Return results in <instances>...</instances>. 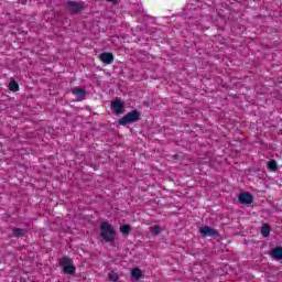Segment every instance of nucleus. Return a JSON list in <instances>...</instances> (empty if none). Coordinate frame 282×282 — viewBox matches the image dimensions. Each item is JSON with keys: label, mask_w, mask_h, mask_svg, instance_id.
<instances>
[{"label": "nucleus", "mask_w": 282, "mask_h": 282, "mask_svg": "<svg viewBox=\"0 0 282 282\" xmlns=\"http://www.w3.org/2000/svg\"><path fill=\"white\" fill-rule=\"evenodd\" d=\"M100 237L106 243H111L116 240V229L109 223H101Z\"/></svg>", "instance_id": "nucleus-1"}, {"label": "nucleus", "mask_w": 282, "mask_h": 282, "mask_svg": "<svg viewBox=\"0 0 282 282\" xmlns=\"http://www.w3.org/2000/svg\"><path fill=\"white\" fill-rule=\"evenodd\" d=\"M59 268H62L64 274H69L70 276L76 274V265H74V260L69 256L62 257Z\"/></svg>", "instance_id": "nucleus-2"}, {"label": "nucleus", "mask_w": 282, "mask_h": 282, "mask_svg": "<svg viewBox=\"0 0 282 282\" xmlns=\"http://www.w3.org/2000/svg\"><path fill=\"white\" fill-rule=\"evenodd\" d=\"M141 116H142V113H140V111L132 110V111L128 112L126 116H123L122 118H120L118 120V124H120V127H127V124L138 122V120H140Z\"/></svg>", "instance_id": "nucleus-3"}, {"label": "nucleus", "mask_w": 282, "mask_h": 282, "mask_svg": "<svg viewBox=\"0 0 282 282\" xmlns=\"http://www.w3.org/2000/svg\"><path fill=\"white\" fill-rule=\"evenodd\" d=\"M65 7L72 14H78L85 10V2L68 1Z\"/></svg>", "instance_id": "nucleus-4"}, {"label": "nucleus", "mask_w": 282, "mask_h": 282, "mask_svg": "<svg viewBox=\"0 0 282 282\" xmlns=\"http://www.w3.org/2000/svg\"><path fill=\"white\" fill-rule=\"evenodd\" d=\"M202 237H219V231L213 227L204 226L200 228Z\"/></svg>", "instance_id": "nucleus-5"}, {"label": "nucleus", "mask_w": 282, "mask_h": 282, "mask_svg": "<svg viewBox=\"0 0 282 282\" xmlns=\"http://www.w3.org/2000/svg\"><path fill=\"white\" fill-rule=\"evenodd\" d=\"M99 61L105 65H111V63L116 61V56H113V53L111 52H104L99 55Z\"/></svg>", "instance_id": "nucleus-6"}, {"label": "nucleus", "mask_w": 282, "mask_h": 282, "mask_svg": "<svg viewBox=\"0 0 282 282\" xmlns=\"http://www.w3.org/2000/svg\"><path fill=\"white\" fill-rule=\"evenodd\" d=\"M238 200L240 202V204H252V202H254V197L252 196V194L245 192V193H240L238 196Z\"/></svg>", "instance_id": "nucleus-7"}, {"label": "nucleus", "mask_w": 282, "mask_h": 282, "mask_svg": "<svg viewBox=\"0 0 282 282\" xmlns=\"http://www.w3.org/2000/svg\"><path fill=\"white\" fill-rule=\"evenodd\" d=\"M111 109L116 116H120V113H122V109H124V105L119 99H116L111 101Z\"/></svg>", "instance_id": "nucleus-8"}, {"label": "nucleus", "mask_w": 282, "mask_h": 282, "mask_svg": "<svg viewBox=\"0 0 282 282\" xmlns=\"http://www.w3.org/2000/svg\"><path fill=\"white\" fill-rule=\"evenodd\" d=\"M271 257L275 260V261H281L282 259V247H275L271 250Z\"/></svg>", "instance_id": "nucleus-9"}, {"label": "nucleus", "mask_w": 282, "mask_h": 282, "mask_svg": "<svg viewBox=\"0 0 282 282\" xmlns=\"http://www.w3.org/2000/svg\"><path fill=\"white\" fill-rule=\"evenodd\" d=\"M132 279H135V281H140V279H143L144 275L142 274V270L140 268H134L131 271Z\"/></svg>", "instance_id": "nucleus-10"}, {"label": "nucleus", "mask_w": 282, "mask_h": 282, "mask_svg": "<svg viewBox=\"0 0 282 282\" xmlns=\"http://www.w3.org/2000/svg\"><path fill=\"white\" fill-rule=\"evenodd\" d=\"M73 94L74 96H76L77 98H83L86 96L87 91L85 90V88H74L73 89Z\"/></svg>", "instance_id": "nucleus-11"}, {"label": "nucleus", "mask_w": 282, "mask_h": 282, "mask_svg": "<svg viewBox=\"0 0 282 282\" xmlns=\"http://www.w3.org/2000/svg\"><path fill=\"white\" fill-rule=\"evenodd\" d=\"M25 232H26V230L23 228H13V230H12L13 237H17V238L25 237Z\"/></svg>", "instance_id": "nucleus-12"}, {"label": "nucleus", "mask_w": 282, "mask_h": 282, "mask_svg": "<svg viewBox=\"0 0 282 282\" xmlns=\"http://www.w3.org/2000/svg\"><path fill=\"white\" fill-rule=\"evenodd\" d=\"M271 231H272V229L270 228V225H268V224L262 225V228H261L262 237H270Z\"/></svg>", "instance_id": "nucleus-13"}, {"label": "nucleus", "mask_w": 282, "mask_h": 282, "mask_svg": "<svg viewBox=\"0 0 282 282\" xmlns=\"http://www.w3.org/2000/svg\"><path fill=\"white\" fill-rule=\"evenodd\" d=\"M19 89H20L19 83H17L15 80H12L9 83L10 91L17 93V91H19Z\"/></svg>", "instance_id": "nucleus-14"}, {"label": "nucleus", "mask_w": 282, "mask_h": 282, "mask_svg": "<svg viewBox=\"0 0 282 282\" xmlns=\"http://www.w3.org/2000/svg\"><path fill=\"white\" fill-rule=\"evenodd\" d=\"M119 231L122 232V235H129V232H131V225H121Z\"/></svg>", "instance_id": "nucleus-15"}, {"label": "nucleus", "mask_w": 282, "mask_h": 282, "mask_svg": "<svg viewBox=\"0 0 282 282\" xmlns=\"http://www.w3.org/2000/svg\"><path fill=\"white\" fill-rule=\"evenodd\" d=\"M150 232H152V235H160V232H162V227H160L159 225H154L153 227L150 228Z\"/></svg>", "instance_id": "nucleus-16"}, {"label": "nucleus", "mask_w": 282, "mask_h": 282, "mask_svg": "<svg viewBox=\"0 0 282 282\" xmlns=\"http://www.w3.org/2000/svg\"><path fill=\"white\" fill-rule=\"evenodd\" d=\"M268 169L269 171H276L278 164L275 160H271L268 162Z\"/></svg>", "instance_id": "nucleus-17"}, {"label": "nucleus", "mask_w": 282, "mask_h": 282, "mask_svg": "<svg viewBox=\"0 0 282 282\" xmlns=\"http://www.w3.org/2000/svg\"><path fill=\"white\" fill-rule=\"evenodd\" d=\"M108 279L110 281H115V282L118 281V279H119L118 273H109Z\"/></svg>", "instance_id": "nucleus-18"}, {"label": "nucleus", "mask_w": 282, "mask_h": 282, "mask_svg": "<svg viewBox=\"0 0 282 282\" xmlns=\"http://www.w3.org/2000/svg\"><path fill=\"white\" fill-rule=\"evenodd\" d=\"M108 1V3H113V6H116V3H118V0H106Z\"/></svg>", "instance_id": "nucleus-19"}, {"label": "nucleus", "mask_w": 282, "mask_h": 282, "mask_svg": "<svg viewBox=\"0 0 282 282\" xmlns=\"http://www.w3.org/2000/svg\"><path fill=\"white\" fill-rule=\"evenodd\" d=\"M174 160H180V155L175 154L174 156Z\"/></svg>", "instance_id": "nucleus-20"}]
</instances>
